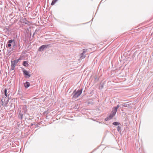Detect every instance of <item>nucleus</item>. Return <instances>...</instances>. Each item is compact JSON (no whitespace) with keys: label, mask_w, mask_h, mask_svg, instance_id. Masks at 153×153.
Segmentation results:
<instances>
[{"label":"nucleus","mask_w":153,"mask_h":153,"mask_svg":"<svg viewBox=\"0 0 153 153\" xmlns=\"http://www.w3.org/2000/svg\"><path fill=\"white\" fill-rule=\"evenodd\" d=\"M82 89H81L79 90H78L77 91H74L73 93V98H77L82 94Z\"/></svg>","instance_id":"nucleus-1"},{"label":"nucleus","mask_w":153,"mask_h":153,"mask_svg":"<svg viewBox=\"0 0 153 153\" xmlns=\"http://www.w3.org/2000/svg\"><path fill=\"white\" fill-rule=\"evenodd\" d=\"M18 63L17 61L15 60L14 61H11V67L10 68L11 70H14L16 64Z\"/></svg>","instance_id":"nucleus-2"},{"label":"nucleus","mask_w":153,"mask_h":153,"mask_svg":"<svg viewBox=\"0 0 153 153\" xmlns=\"http://www.w3.org/2000/svg\"><path fill=\"white\" fill-rule=\"evenodd\" d=\"M4 98V100L3 99L1 100V102L2 103V105H4L5 106H7V104L8 103L9 100V98H7L5 97Z\"/></svg>","instance_id":"nucleus-3"},{"label":"nucleus","mask_w":153,"mask_h":153,"mask_svg":"<svg viewBox=\"0 0 153 153\" xmlns=\"http://www.w3.org/2000/svg\"><path fill=\"white\" fill-rule=\"evenodd\" d=\"M87 49H83V52L81 53V54L80 55V58L81 59H83L84 58L85 56V53L87 51Z\"/></svg>","instance_id":"nucleus-4"},{"label":"nucleus","mask_w":153,"mask_h":153,"mask_svg":"<svg viewBox=\"0 0 153 153\" xmlns=\"http://www.w3.org/2000/svg\"><path fill=\"white\" fill-rule=\"evenodd\" d=\"M116 112L117 111L113 109L112 111L109 116L110 118L112 119V118L115 115Z\"/></svg>","instance_id":"nucleus-5"},{"label":"nucleus","mask_w":153,"mask_h":153,"mask_svg":"<svg viewBox=\"0 0 153 153\" xmlns=\"http://www.w3.org/2000/svg\"><path fill=\"white\" fill-rule=\"evenodd\" d=\"M13 41H14V40L13 39H11L9 40L7 44V47H8L9 48H10V47L11 46L12 44V43Z\"/></svg>","instance_id":"nucleus-6"},{"label":"nucleus","mask_w":153,"mask_h":153,"mask_svg":"<svg viewBox=\"0 0 153 153\" xmlns=\"http://www.w3.org/2000/svg\"><path fill=\"white\" fill-rule=\"evenodd\" d=\"M23 73L24 75L26 76H28V77L30 76V75L29 74V72L25 70L23 71Z\"/></svg>","instance_id":"nucleus-7"},{"label":"nucleus","mask_w":153,"mask_h":153,"mask_svg":"<svg viewBox=\"0 0 153 153\" xmlns=\"http://www.w3.org/2000/svg\"><path fill=\"white\" fill-rule=\"evenodd\" d=\"M128 102L125 103L124 104H123L122 106L124 107H126L128 108L131 107L130 106L131 104L130 103H128Z\"/></svg>","instance_id":"nucleus-8"},{"label":"nucleus","mask_w":153,"mask_h":153,"mask_svg":"<svg viewBox=\"0 0 153 153\" xmlns=\"http://www.w3.org/2000/svg\"><path fill=\"white\" fill-rule=\"evenodd\" d=\"M24 86L27 88L30 86V83L28 82L27 81L24 83Z\"/></svg>","instance_id":"nucleus-9"},{"label":"nucleus","mask_w":153,"mask_h":153,"mask_svg":"<svg viewBox=\"0 0 153 153\" xmlns=\"http://www.w3.org/2000/svg\"><path fill=\"white\" fill-rule=\"evenodd\" d=\"M4 94L6 97L8 98H9L10 94H8V93L7 92V89H5L4 90Z\"/></svg>","instance_id":"nucleus-10"},{"label":"nucleus","mask_w":153,"mask_h":153,"mask_svg":"<svg viewBox=\"0 0 153 153\" xmlns=\"http://www.w3.org/2000/svg\"><path fill=\"white\" fill-rule=\"evenodd\" d=\"M42 46L43 47L44 49L47 48L49 47H51V45L50 44L43 45Z\"/></svg>","instance_id":"nucleus-11"},{"label":"nucleus","mask_w":153,"mask_h":153,"mask_svg":"<svg viewBox=\"0 0 153 153\" xmlns=\"http://www.w3.org/2000/svg\"><path fill=\"white\" fill-rule=\"evenodd\" d=\"M22 109L23 110L22 112H23L24 113H25L27 111L26 106L25 105L23 106L22 107Z\"/></svg>","instance_id":"nucleus-12"},{"label":"nucleus","mask_w":153,"mask_h":153,"mask_svg":"<svg viewBox=\"0 0 153 153\" xmlns=\"http://www.w3.org/2000/svg\"><path fill=\"white\" fill-rule=\"evenodd\" d=\"M23 65L24 66L26 67H27L29 65L28 62L26 61H24L23 62Z\"/></svg>","instance_id":"nucleus-13"},{"label":"nucleus","mask_w":153,"mask_h":153,"mask_svg":"<svg viewBox=\"0 0 153 153\" xmlns=\"http://www.w3.org/2000/svg\"><path fill=\"white\" fill-rule=\"evenodd\" d=\"M21 111H20L18 117L20 119L22 120L23 118V114L21 113Z\"/></svg>","instance_id":"nucleus-14"},{"label":"nucleus","mask_w":153,"mask_h":153,"mask_svg":"<svg viewBox=\"0 0 153 153\" xmlns=\"http://www.w3.org/2000/svg\"><path fill=\"white\" fill-rule=\"evenodd\" d=\"M43 47L42 46H40L38 49V51H42L44 50Z\"/></svg>","instance_id":"nucleus-15"},{"label":"nucleus","mask_w":153,"mask_h":153,"mask_svg":"<svg viewBox=\"0 0 153 153\" xmlns=\"http://www.w3.org/2000/svg\"><path fill=\"white\" fill-rule=\"evenodd\" d=\"M119 105H118L116 107H114L113 108V109L117 111V109L119 108Z\"/></svg>","instance_id":"nucleus-16"},{"label":"nucleus","mask_w":153,"mask_h":153,"mask_svg":"<svg viewBox=\"0 0 153 153\" xmlns=\"http://www.w3.org/2000/svg\"><path fill=\"white\" fill-rule=\"evenodd\" d=\"M120 124V123L117 122H115L113 123V124L114 126H117Z\"/></svg>","instance_id":"nucleus-17"},{"label":"nucleus","mask_w":153,"mask_h":153,"mask_svg":"<svg viewBox=\"0 0 153 153\" xmlns=\"http://www.w3.org/2000/svg\"><path fill=\"white\" fill-rule=\"evenodd\" d=\"M58 0H53L52 3H51V5H53L55 3L58 1Z\"/></svg>","instance_id":"nucleus-18"},{"label":"nucleus","mask_w":153,"mask_h":153,"mask_svg":"<svg viewBox=\"0 0 153 153\" xmlns=\"http://www.w3.org/2000/svg\"><path fill=\"white\" fill-rule=\"evenodd\" d=\"M121 127L120 126H118L117 127V130L118 131H121Z\"/></svg>","instance_id":"nucleus-19"},{"label":"nucleus","mask_w":153,"mask_h":153,"mask_svg":"<svg viewBox=\"0 0 153 153\" xmlns=\"http://www.w3.org/2000/svg\"><path fill=\"white\" fill-rule=\"evenodd\" d=\"M103 87V84H100L99 87V89H102Z\"/></svg>","instance_id":"nucleus-20"},{"label":"nucleus","mask_w":153,"mask_h":153,"mask_svg":"<svg viewBox=\"0 0 153 153\" xmlns=\"http://www.w3.org/2000/svg\"><path fill=\"white\" fill-rule=\"evenodd\" d=\"M111 119H110V118L109 117V116H108V117H106L105 119V121H108V120H110Z\"/></svg>","instance_id":"nucleus-21"},{"label":"nucleus","mask_w":153,"mask_h":153,"mask_svg":"<svg viewBox=\"0 0 153 153\" xmlns=\"http://www.w3.org/2000/svg\"><path fill=\"white\" fill-rule=\"evenodd\" d=\"M15 44H16L15 41L14 40V41H13V42L12 43V44L13 45V47H14L15 46Z\"/></svg>","instance_id":"nucleus-22"},{"label":"nucleus","mask_w":153,"mask_h":153,"mask_svg":"<svg viewBox=\"0 0 153 153\" xmlns=\"http://www.w3.org/2000/svg\"><path fill=\"white\" fill-rule=\"evenodd\" d=\"M15 60L17 61V62H18L19 61L21 60V58H19L18 59Z\"/></svg>","instance_id":"nucleus-23"}]
</instances>
